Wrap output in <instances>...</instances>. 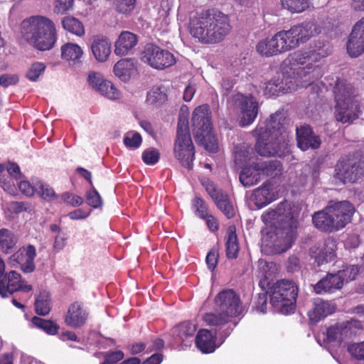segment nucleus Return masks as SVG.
Segmentation results:
<instances>
[{
  "mask_svg": "<svg viewBox=\"0 0 364 364\" xmlns=\"http://www.w3.org/2000/svg\"><path fill=\"white\" fill-rule=\"evenodd\" d=\"M73 0H55L54 12L58 14H66L73 8Z\"/></svg>",
  "mask_w": 364,
  "mask_h": 364,
  "instance_id": "4d7b16f0",
  "label": "nucleus"
},
{
  "mask_svg": "<svg viewBox=\"0 0 364 364\" xmlns=\"http://www.w3.org/2000/svg\"><path fill=\"white\" fill-rule=\"evenodd\" d=\"M329 46L322 41L311 44L306 50H298L289 55L284 62L282 73L288 76L282 81L272 80L265 84L264 93L267 96L291 92L299 87L311 85L323 75L318 64L330 53Z\"/></svg>",
  "mask_w": 364,
  "mask_h": 364,
  "instance_id": "f257e3e1",
  "label": "nucleus"
},
{
  "mask_svg": "<svg viewBox=\"0 0 364 364\" xmlns=\"http://www.w3.org/2000/svg\"><path fill=\"white\" fill-rule=\"evenodd\" d=\"M141 60L156 70H164L176 63L171 53L153 43H148L144 46L141 54Z\"/></svg>",
  "mask_w": 364,
  "mask_h": 364,
  "instance_id": "f8f14e48",
  "label": "nucleus"
},
{
  "mask_svg": "<svg viewBox=\"0 0 364 364\" xmlns=\"http://www.w3.org/2000/svg\"><path fill=\"white\" fill-rule=\"evenodd\" d=\"M353 325L352 321H347L329 327L327 328L324 342L327 344L333 343V346H338L343 339L352 334L351 328Z\"/></svg>",
  "mask_w": 364,
  "mask_h": 364,
  "instance_id": "aec40b11",
  "label": "nucleus"
},
{
  "mask_svg": "<svg viewBox=\"0 0 364 364\" xmlns=\"http://www.w3.org/2000/svg\"><path fill=\"white\" fill-rule=\"evenodd\" d=\"M215 311L205 314L203 321L208 326L221 328L229 323L232 318L242 314L244 309L239 295L232 289H225L215 296Z\"/></svg>",
  "mask_w": 364,
  "mask_h": 364,
  "instance_id": "423d86ee",
  "label": "nucleus"
},
{
  "mask_svg": "<svg viewBox=\"0 0 364 364\" xmlns=\"http://www.w3.org/2000/svg\"><path fill=\"white\" fill-rule=\"evenodd\" d=\"M137 43L136 36L129 31H123L119 36L114 44V53L122 56L128 54Z\"/></svg>",
  "mask_w": 364,
  "mask_h": 364,
  "instance_id": "c85d7f7f",
  "label": "nucleus"
},
{
  "mask_svg": "<svg viewBox=\"0 0 364 364\" xmlns=\"http://www.w3.org/2000/svg\"><path fill=\"white\" fill-rule=\"evenodd\" d=\"M18 188L26 196H32L36 191V186H32L29 181L25 180L18 183Z\"/></svg>",
  "mask_w": 364,
  "mask_h": 364,
  "instance_id": "774afa93",
  "label": "nucleus"
},
{
  "mask_svg": "<svg viewBox=\"0 0 364 364\" xmlns=\"http://www.w3.org/2000/svg\"><path fill=\"white\" fill-rule=\"evenodd\" d=\"M87 82L90 87L108 99L117 100L121 97L120 92L110 81L105 80L100 73L90 72L87 76Z\"/></svg>",
  "mask_w": 364,
  "mask_h": 364,
  "instance_id": "f3484780",
  "label": "nucleus"
},
{
  "mask_svg": "<svg viewBox=\"0 0 364 364\" xmlns=\"http://www.w3.org/2000/svg\"><path fill=\"white\" fill-rule=\"evenodd\" d=\"M336 242L332 239L326 240L323 245L316 251L311 250V256L314 257L316 262L318 266L333 261L336 255Z\"/></svg>",
  "mask_w": 364,
  "mask_h": 364,
  "instance_id": "5701e85b",
  "label": "nucleus"
},
{
  "mask_svg": "<svg viewBox=\"0 0 364 364\" xmlns=\"http://www.w3.org/2000/svg\"><path fill=\"white\" fill-rule=\"evenodd\" d=\"M196 345L203 353H210L218 347L215 344V336L207 329L200 330L196 337Z\"/></svg>",
  "mask_w": 364,
  "mask_h": 364,
  "instance_id": "473e14b6",
  "label": "nucleus"
},
{
  "mask_svg": "<svg viewBox=\"0 0 364 364\" xmlns=\"http://www.w3.org/2000/svg\"><path fill=\"white\" fill-rule=\"evenodd\" d=\"M269 294L270 303L275 311L283 314H289L294 311L298 295V287L293 281H277L269 287Z\"/></svg>",
  "mask_w": 364,
  "mask_h": 364,
  "instance_id": "1a4fd4ad",
  "label": "nucleus"
},
{
  "mask_svg": "<svg viewBox=\"0 0 364 364\" xmlns=\"http://www.w3.org/2000/svg\"><path fill=\"white\" fill-rule=\"evenodd\" d=\"M258 268L262 277L266 279L272 278L277 272V264L274 262H268L263 259H259Z\"/></svg>",
  "mask_w": 364,
  "mask_h": 364,
  "instance_id": "de8ad7c7",
  "label": "nucleus"
},
{
  "mask_svg": "<svg viewBox=\"0 0 364 364\" xmlns=\"http://www.w3.org/2000/svg\"><path fill=\"white\" fill-rule=\"evenodd\" d=\"M46 68V66L43 63L36 62L33 63L28 68L26 77L32 82L37 81L39 77L44 73Z\"/></svg>",
  "mask_w": 364,
  "mask_h": 364,
  "instance_id": "3c124183",
  "label": "nucleus"
},
{
  "mask_svg": "<svg viewBox=\"0 0 364 364\" xmlns=\"http://www.w3.org/2000/svg\"><path fill=\"white\" fill-rule=\"evenodd\" d=\"M36 192H37L43 199L48 201L54 200L58 198L53 188L41 182H38L36 184Z\"/></svg>",
  "mask_w": 364,
  "mask_h": 364,
  "instance_id": "8fccbe9b",
  "label": "nucleus"
},
{
  "mask_svg": "<svg viewBox=\"0 0 364 364\" xmlns=\"http://www.w3.org/2000/svg\"><path fill=\"white\" fill-rule=\"evenodd\" d=\"M257 170H259L262 176L274 177L279 175L282 170V164L279 161H264L257 162Z\"/></svg>",
  "mask_w": 364,
  "mask_h": 364,
  "instance_id": "4c0bfd02",
  "label": "nucleus"
},
{
  "mask_svg": "<svg viewBox=\"0 0 364 364\" xmlns=\"http://www.w3.org/2000/svg\"><path fill=\"white\" fill-rule=\"evenodd\" d=\"M312 221L315 227L321 231L333 232L339 230L332 217V213H330L328 210V206L324 210L314 213Z\"/></svg>",
  "mask_w": 364,
  "mask_h": 364,
  "instance_id": "a878e982",
  "label": "nucleus"
},
{
  "mask_svg": "<svg viewBox=\"0 0 364 364\" xmlns=\"http://www.w3.org/2000/svg\"><path fill=\"white\" fill-rule=\"evenodd\" d=\"M32 323L50 335L56 334L59 328L58 326L53 321L43 319L37 316L32 318Z\"/></svg>",
  "mask_w": 364,
  "mask_h": 364,
  "instance_id": "49530a36",
  "label": "nucleus"
},
{
  "mask_svg": "<svg viewBox=\"0 0 364 364\" xmlns=\"http://www.w3.org/2000/svg\"><path fill=\"white\" fill-rule=\"evenodd\" d=\"M36 257V247L32 245L21 248L12 255V258L20 265L25 273L33 272L36 268L34 259Z\"/></svg>",
  "mask_w": 364,
  "mask_h": 364,
  "instance_id": "412c9836",
  "label": "nucleus"
},
{
  "mask_svg": "<svg viewBox=\"0 0 364 364\" xmlns=\"http://www.w3.org/2000/svg\"><path fill=\"white\" fill-rule=\"evenodd\" d=\"M18 238L16 235L7 228L0 229V250L9 253L16 245Z\"/></svg>",
  "mask_w": 364,
  "mask_h": 364,
  "instance_id": "e433bc0d",
  "label": "nucleus"
},
{
  "mask_svg": "<svg viewBox=\"0 0 364 364\" xmlns=\"http://www.w3.org/2000/svg\"><path fill=\"white\" fill-rule=\"evenodd\" d=\"M284 121L282 112H276L257 125L254 133L257 137L255 149L259 155L282 157L289 152V134L284 127Z\"/></svg>",
  "mask_w": 364,
  "mask_h": 364,
  "instance_id": "20e7f679",
  "label": "nucleus"
},
{
  "mask_svg": "<svg viewBox=\"0 0 364 364\" xmlns=\"http://www.w3.org/2000/svg\"><path fill=\"white\" fill-rule=\"evenodd\" d=\"M91 50L96 60L103 63L107 60L111 54L112 45L107 38L96 36L92 42Z\"/></svg>",
  "mask_w": 364,
  "mask_h": 364,
  "instance_id": "bb28decb",
  "label": "nucleus"
},
{
  "mask_svg": "<svg viewBox=\"0 0 364 364\" xmlns=\"http://www.w3.org/2000/svg\"><path fill=\"white\" fill-rule=\"evenodd\" d=\"M333 93L336 121L350 124L357 119L361 112V102L353 85L345 80H338L333 87Z\"/></svg>",
  "mask_w": 364,
  "mask_h": 364,
  "instance_id": "39448f33",
  "label": "nucleus"
},
{
  "mask_svg": "<svg viewBox=\"0 0 364 364\" xmlns=\"http://www.w3.org/2000/svg\"><path fill=\"white\" fill-rule=\"evenodd\" d=\"M173 153L183 166L189 169L192 168L195 147L191 136L188 122L186 118L180 117L178 119Z\"/></svg>",
  "mask_w": 364,
  "mask_h": 364,
  "instance_id": "9d476101",
  "label": "nucleus"
},
{
  "mask_svg": "<svg viewBox=\"0 0 364 364\" xmlns=\"http://www.w3.org/2000/svg\"><path fill=\"white\" fill-rule=\"evenodd\" d=\"M24 23H28L25 38L28 42L39 50H49L57 40L54 23L43 16L30 17Z\"/></svg>",
  "mask_w": 364,
  "mask_h": 364,
  "instance_id": "0eeeda50",
  "label": "nucleus"
},
{
  "mask_svg": "<svg viewBox=\"0 0 364 364\" xmlns=\"http://www.w3.org/2000/svg\"><path fill=\"white\" fill-rule=\"evenodd\" d=\"M136 70V62L132 58H124L117 62L113 68L114 75L122 82H128Z\"/></svg>",
  "mask_w": 364,
  "mask_h": 364,
  "instance_id": "7c9ffc66",
  "label": "nucleus"
},
{
  "mask_svg": "<svg viewBox=\"0 0 364 364\" xmlns=\"http://www.w3.org/2000/svg\"><path fill=\"white\" fill-rule=\"evenodd\" d=\"M68 240L67 234L63 232H60V234H57L55 237V240L53 243V249L56 252H59L62 250L66 245Z\"/></svg>",
  "mask_w": 364,
  "mask_h": 364,
  "instance_id": "052dcab7",
  "label": "nucleus"
},
{
  "mask_svg": "<svg viewBox=\"0 0 364 364\" xmlns=\"http://www.w3.org/2000/svg\"><path fill=\"white\" fill-rule=\"evenodd\" d=\"M124 358V353L121 350L113 351L108 353L103 363L100 364H116Z\"/></svg>",
  "mask_w": 364,
  "mask_h": 364,
  "instance_id": "680f3d73",
  "label": "nucleus"
},
{
  "mask_svg": "<svg viewBox=\"0 0 364 364\" xmlns=\"http://www.w3.org/2000/svg\"><path fill=\"white\" fill-rule=\"evenodd\" d=\"M36 311L38 315L46 316L50 311V295L48 291L40 293L35 302Z\"/></svg>",
  "mask_w": 364,
  "mask_h": 364,
  "instance_id": "ea45409f",
  "label": "nucleus"
},
{
  "mask_svg": "<svg viewBox=\"0 0 364 364\" xmlns=\"http://www.w3.org/2000/svg\"><path fill=\"white\" fill-rule=\"evenodd\" d=\"M342 287L339 275L337 273H328L314 286V290L317 294H323L332 293L336 290L341 289Z\"/></svg>",
  "mask_w": 364,
  "mask_h": 364,
  "instance_id": "393cba45",
  "label": "nucleus"
},
{
  "mask_svg": "<svg viewBox=\"0 0 364 364\" xmlns=\"http://www.w3.org/2000/svg\"><path fill=\"white\" fill-rule=\"evenodd\" d=\"M6 170L12 179L18 181L23 178V175L21 171L19 166L16 163L8 162L6 164Z\"/></svg>",
  "mask_w": 364,
  "mask_h": 364,
  "instance_id": "13d9d810",
  "label": "nucleus"
},
{
  "mask_svg": "<svg viewBox=\"0 0 364 364\" xmlns=\"http://www.w3.org/2000/svg\"><path fill=\"white\" fill-rule=\"evenodd\" d=\"M364 175V159L350 156L338 161L335 167V178L343 183H355Z\"/></svg>",
  "mask_w": 364,
  "mask_h": 364,
  "instance_id": "9b49d317",
  "label": "nucleus"
},
{
  "mask_svg": "<svg viewBox=\"0 0 364 364\" xmlns=\"http://www.w3.org/2000/svg\"><path fill=\"white\" fill-rule=\"evenodd\" d=\"M62 201L73 206L77 207L84 203V199L79 196L74 195L70 192H65L60 196Z\"/></svg>",
  "mask_w": 364,
  "mask_h": 364,
  "instance_id": "5fc2aeb1",
  "label": "nucleus"
},
{
  "mask_svg": "<svg viewBox=\"0 0 364 364\" xmlns=\"http://www.w3.org/2000/svg\"><path fill=\"white\" fill-rule=\"evenodd\" d=\"M299 215L298 208L286 200L262 215V220L266 225L277 229L275 232L269 233V240H263L262 251L265 254H281L291 247L296 237Z\"/></svg>",
  "mask_w": 364,
  "mask_h": 364,
  "instance_id": "f03ea898",
  "label": "nucleus"
},
{
  "mask_svg": "<svg viewBox=\"0 0 364 364\" xmlns=\"http://www.w3.org/2000/svg\"><path fill=\"white\" fill-rule=\"evenodd\" d=\"M335 311V306L328 301L317 299L314 301L313 309L309 312V319L313 323H318L321 319Z\"/></svg>",
  "mask_w": 364,
  "mask_h": 364,
  "instance_id": "2f4dec72",
  "label": "nucleus"
},
{
  "mask_svg": "<svg viewBox=\"0 0 364 364\" xmlns=\"http://www.w3.org/2000/svg\"><path fill=\"white\" fill-rule=\"evenodd\" d=\"M225 246L227 257L231 259L236 258L239 252V245L234 227H230L228 230Z\"/></svg>",
  "mask_w": 364,
  "mask_h": 364,
  "instance_id": "58836bf2",
  "label": "nucleus"
},
{
  "mask_svg": "<svg viewBox=\"0 0 364 364\" xmlns=\"http://www.w3.org/2000/svg\"><path fill=\"white\" fill-rule=\"evenodd\" d=\"M232 26L228 15L209 9L191 13L189 19L191 35L202 43L214 44L223 41Z\"/></svg>",
  "mask_w": 364,
  "mask_h": 364,
  "instance_id": "7ed1b4c3",
  "label": "nucleus"
},
{
  "mask_svg": "<svg viewBox=\"0 0 364 364\" xmlns=\"http://www.w3.org/2000/svg\"><path fill=\"white\" fill-rule=\"evenodd\" d=\"M261 172L257 170V163L252 166L245 167L240 174V181L245 187H249L257 184L261 179Z\"/></svg>",
  "mask_w": 364,
  "mask_h": 364,
  "instance_id": "72a5a7b5",
  "label": "nucleus"
},
{
  "mask_svg": "<svg viewBox=\"0 0 364 364\" xmlns=\"http://www.w3.org/2000/svg\"><path fill=\"white\" fill-rule=\"evenodd\" d=\"M159 151L156 149H149L144 151L142 160L147 165H154L159 161Z\"/></svg>",
  "mask_w": 364,
  "mask_h": 364,
  "instance_id": "6e6d98bb",
  "label": "nucleus"
},
{
  "mask_svg": "<svg viewBox=\"0 0 364 364\" xmlns=\"http://www.w3.org/2000/svg\"><path fill=\"white\" fill-rule=\"evenodd\" d=\"M205 190L218 209H220L228 218L235 216V210L228 195L223 190L216 188L215 184L207 181L203 183Z\"/></svg>",
  "mask_w": 364,
  "mask_h": 364,
  "instance_id": "dca6fc26",
  "label": "nucleus"
},
{
  "mask_svg": "<svg viewBox=\"0 0 364 364\" xmlns=\"http://www.w3.org/2000/svg\"><path fill=\"white\" fill-rule=\"evenodd\" d=\"M18 82V77L16 75L4 74L0 76V85L4 87L14 85Z\"/></svg>",
  "mask_w": 364,
  "mask_h": 364,
  "instance_id": "69168bd1",
  "label": "nucleus"
},
{
  "mask_svg": "<svg viewBox=\"0 0 364 364\" xmlns=\"http://www.w3.org/2000/svg\"><path fill=\"white\" fill-rule=\"evenodd\" d=\"M348 350L352 355L364 362V341L350 346Z\"/></svg>",
  "mask_w": 364,
  "mask_h": 364,
  "instance_id": "bf43d9fd",
  "label": "nucleus"
},
{
  "mask_svg": "<svg viewBox=\"0 0 364 364\" xmlns=\"http://www.w3.org/2000/svg\"><path fill=\"white\" fill-rule=\"evenodd\" d=\"M235 109L238 114L239 124L241 127L252 124L257 117L259 111L258 102L252 95H244L238 93L233 97Z\"/></svg>",
  "mask_w": 364,
  "mask_h": 364,
  "instance_id": "ddd939ff",
  "label": "nucleus"
},
{
  "mask_svg": "<svg viewBox=\"0 0 364 364\" xmlns=\"http://www.w3.org/2000/svg\"><path fill=\"white\" fill-rule=\"evenodd\" d=\"M276 200V196L269 183H264L253 191L251 200L257 208H262Z\"/></svg>",
  "mask_w": 364,
  "mask_h": 364,
  "instance_id": "b1692460",
  "label": "nucleus"
},
{
  "mask_svg": "<svg viewBox=\"0 0 364 364\" xmlns=\"http://www.w3.org/2000/svg\"><path fill=\"white\" fill-rule=\"evenodd\" d=\"M167 100V88L163 85L154 86L146 95V102L154 106H159Z\"/></svg>",
  "mask_w": 364,
  "mask_h": 364,
  "instance_id": "f704fd0d",
  "label": "nucleus"
},
{
  "mask_svg": "<svg viewBox=\"0 0 364 364\" xmlns=\"http://www.w3.org/2000/svg\"><path fill=\"white\" fill-rule=\"evenodd\" d=\"M196 331V325L191 321H184L173 328V336L176 342H181L184 346L191 345V340Z\"/></svg>",
  "mask_w": 364,
  "mask_h": 364,
  "instance_id": "c756f323",
  "label": "nucleus"
},
{
  "mask_svg": "<svg viewBox=\"0 0 364 364\" xmlns=\"http://www.w3.org/2000/svg\"><path fill=\"white\" fill-rule=\"evenodd\" d=\"M300 43L308 41L311 38L321 33L322 28L314 21H306L294 26Z\"/></svg>",
  "mask_w": 364,
  "mask_h": 364,
  "instance_id": "cd10ccee",
  "label": "nucleus"
},
{
  "mask_svg": "<svg viewBox=\"0 0 364 364\" xmlns=\"http://www.w3.org/2000/svg\"><path fill=\"white\" fill-rule=\"evenodd\" d=\"M346 50L351 58H357L364 53V16L353 26L347 39Z\"/></svg>",
  "mask_w": 364,
  "mask_h": 364,
  "instance_id": "4468645a",
  "label": "nucleus"
},
{
  "mask_svg": "<svg viewBox=\"0 0 364 364\" xmlns=\"http://www.w3.org/2000/svg\"><path fill=\"white\" fill-rule=\"evenodd\" d=\"M272 43L274 44L277 54H280L282 53H284L288 51L286 43L282 38V36H278V32L274 34L272 38Z\"/></svg>",
  "mask_w": 364,
  "mask_h": 364,
  "instance_id": "e2e57ef3",
  "label": "nucleus"
},
{
  "mask_svg": "<svg viewBox=\"0 0 364 364\" xmlns=\"http://www.w3.org/2000/svg\"><path fill=\"white\" fill-rule=\"evenodd\" d=\"M278 36H282L288 51L297 48L301 44L294 26L289 30L279 31Z\"/></svg>",
  "mask_w": 364,
  "mask_h": 364,
  "instance_id": "37998d69",
  "label": "nucleus"
},
{
  "mask_svg": "<svg viewBox=\"0 0 364 364\" xmlns=\"http://www.w3.org/2000/svg\"><path fill=\"white\" fill-rule=\"evenodd\" d=\"M123 141L127 147L134 149L140 146L142 139L139 133L128 132L124 136Z\"/></svg>",
  "mask_w": 364,
  "mask_h": 364,
  "instance_id": "864d4df0",
  "label": "nucleus"
},
{
  "mask_svg": "<svg viewBox=\"0 0 364 364\" xmlns=\"http://www.w3.org/2000/svg\"><path fill=\"white\" fill-rule=\"evenodd\" d=\"M282 6L292 14L301 13L310 6L308 0H282Z\"/></svg>",
  "mask_w": 364,
  "mask_h": 364,
  "instance_id": "79ce46f5",
  "label": "nucleus"
},
{
  "mask_svg": "<svg viewBox=\"0 0 364 364\" xmlns=\"http://www.w3.org/2000/svg\"><path fill=\"white\" fill-rule=\"evenodd\" d=\"M109 2L117 12L127 15L134 10L136 0H109Z\"/></svg>",
  "mask_w": 364,
  "mask_h": 364,
  "instance_id": "a18cd8bd",
  "label": "nucleus"
},
{
  "mask_svg": "<svg viewBox=\"0 0 364 364\" xmlns=\"http://www.w3.org/2000/svg\"><path fill=\"white\" fill-rule=\"evenodd\" d=\"M31 290L32 287L24 284L21 274L16 271H11L0 278V295L3 298L9 297L18 291L29 292Z\"/></svg>",
  "mask_w": 364,
  "mask_h": 364,
  "instance_id": "2eb2a0df",
  "label": "nucleus"
},
{
  "mask_svg": "<svg viewBox=\"0 0 364 364\" xmlns=\"http://www.w3.org/2000/svg\"><path fill=\"white\" fill-rule=\"evenodd\" d=\"M62 24L65 30L77 36H82L85 34L82 23L74 17H65L62 21Z\"/></svg>",
  "mask_w": 364,
  "mask_h": 364,
  "instance_id": "a19ab883",
  "label": "nucleus"
},
{
  "mask_svg": "<svg viewBox=\"0 0 364 364\" xmlns=\"http://www.w3.org/2000/svg\"><path fill=\"white\" fill-rule=\"evenodd\" d=\"M88 316L89 312L83 304L75 301L68 309L65 323L73 328H80L86 323Z\"/></svg>",
  "mask_w": 364,
  "mask_h": 364,
  "instance_id": "a211bd4d",
  "label": "nucleus"
},
{
  "mask_svg": "<svg viewBox=\"0 0 364 364\" xmlns=\"http://www.w3.org/2000/svg\"><path fill=\"white\" fill-rule=\"evenodd\" d=\"M192 124L196 140L203 145L207 151L216 152L218 144L215 135L212 133L210 112L207 105L198 106L194 109Z\"/></svg>",
  "mask_w": 364,
  "mask_h": 364,
  "instance_id": "6e6552de",
  "label": "nucleus"
},
{
  "mask_svg": "<svg viewBox=\"0 0 364 364\" xmlns=\"http://www.w3.org/2000/svg\"><path fill=\"white\" fill-rule=\"evenodd\" d=\"M61 57L66 61L78 63L83 51L80 46L73 43H67L61 46Z\"/></svg>",
  "mask_w": 364,
  "mask_h": 364,
  "instance_id": "c9c22d12",
  "label": "nucleus"
},
{
  "mask_svg": "<svg viewBox=\"0 0 364 364\" xmlns=\"http://www.w3.org/2000/svg\"><path fill=\"white\" fill-rule=\"evenodd\" d=\"M328 210L339 230L350 222L354 213L353 206L347 200L336 202L328 205Z\"/></svg>",
  "mask_w": 364,
  "mask_h": 364,
  "instance_id": "6ab92c4d",
  "label": "nucleus"
},
{
  "mask_svg": "<svg viewBox=\"0 0 364 364\" xmlns=\"http://www.w3.org/2000/svg\"><path fill=\"white\" fill-rule=\"evenodd\" d=\"M92 189L87 191L86 193V201L87 203L92 206L93 208H100L102 206V199L97 191V190L92 186Z\"/></svg>",
  "mask_w": 364,
  "mask_h": 364,
  "instance_id": "603ef678",
  "label": "nucleus"
},
{
  "mask_svg": "<svg viewBox=\"0 0 364 364\" xmlns=\"http://www.w3.org/2000/svg\"><path fill=\"white\" fill-rule=\"evenodd\" d=\"M286 267L289 272L299 271L301 268L299 259L294 255L289 256L286 263Z\"/></svg>",
  "mask_w": 364,
  "mask_h": 364,
  "instance_id": "338daca9",
  "label": "nucleus"
},
{
  "mask_svg": "<svg viewBox=\"0 0 364 364\" xmlns=\"http://www.w3.org/2000/svg\"><path fill=\"white\" fill-rule=\"evenodd\" d=\"M296 141L298 147L302 151H306L309 148L318 149L321 142L320 137L314 134L308 125L296 128Z\"/></svg>",
  "mask_w": 364,
  "mask_h": 364,
  "instance_id": "4be33fe9",
  "label": "nucleus"
},
{
  "mask_svg": "<svg viewBox=\"0 0 364 364\" xmlns=\"http://www.w3.org/2000/svg\"><path fill=\"white\" fill-rule=\"evenodd\" d=\"M193 206L201 218H205L208 215L206 205L201 198H195L193 200Z\"/></svg>",
  "mask_w": 364,
  "mask_h": 364,
  "instance_id": "0e129e2a",
  "label": "nucleus"
},
{
  "mask_svg": "<svg viewBox=\"0 0 364 364\" xmlns=\"http://www.w3.org/2000/svg\"><path fill=\"white\" fill-rule=\"evenodd\" d=\"M360 267L356 264H348L343 267V269L337 272L339 277L341 279L342 285L343 286L344 282H349L355 279Z\"/></svg>",
  "mask_w": 364,
  "mask_h": 364,
  "instance_id": "c03bdc74",
  "label": "nucleus"
},
{
  "mask_svg": "<svg viewBox=\"0 0 364 364\" xmlns=\"http://www.w3.org/2000/svg\"><path fill=\"white\" fill-rule=\"evenodd\" d=\"M257 51L262 55L269 57L278 55L276 48L272 43V38H265L257 45Z\"/></svg>",
  "mask_w": 364,
  "mask_h": 364,
  "instance_id": "09e8293b",
  "label": "nucleus"
}]
</instances>
